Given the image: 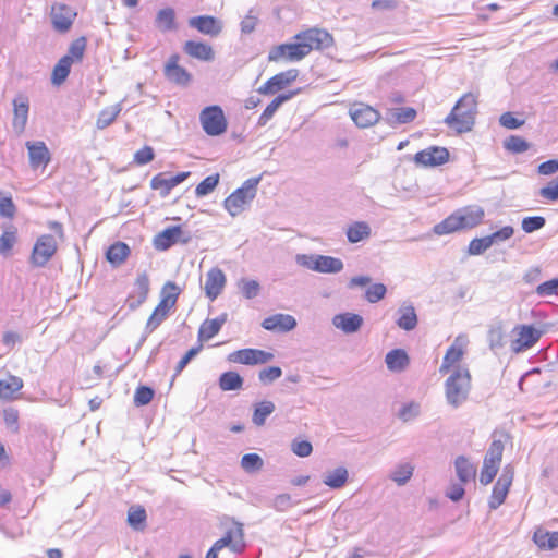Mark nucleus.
I'll list each match as a JSON object with an SVG mask.
<instances>
[{
	"mask_svg": "<svg viewBox=\"0 0 558 558\" xmlns=\"http://www.w3.org/2000/svg\"><path fill=\"white\" fill-rule=\"evenodd\" d=\"M485 211L480 206H466L453 211L450 216L434 226V233L445 235L456 231L472 229L482 223Z\"/></svg>",
	"mask_w": 558,
	"mask_h": 558,
	"instance_id": "obj_1",
	"label": "nucleus"
},
{
	"mask_svg": "<svg viewBox=\"0 0 558 558\" xmlns=\"http://www.w3.org/2000/svg\"><path fill=\"white\" fill-rule=\"evenodd\" d=\"M447 403L458 409L466 402L472 388L471 374L468 367L453 368L444 384Z\"/></svg>",
	"mask_w": 558,
	"mask_h": 558,
	"instance_id": "obj_2",
	"label": "nucleus"
},
{
	"mask_svg": "<svg viewBox=\"0 0 558 558\" xmlns=\"http://www.w3.org/2000/svg\"><path fill=\"white\" fill-rule=\"evenodd\" d=\"M477 112V95L473 93L464 94L446 117L445 123L458 133L471 131L475 123Z\"/></svg>",
	"mask_w": 558,
	"mask_h": 558,
	"instance_id": "obj_3",
	"label": "nucleus"
},
{
	"mask_svg": "<svg viewBox=\"0 0 558 558\" xmlns=\"http://www.w3.org/2000/svg\"><path fill=\"white\" fill-rule=\"evenodd\" d=\"M260 177L250 178L223 202L225 209L232 216L240 215L256 196Z\"/></svg>",
	"mask_w": 558,
	"mask_h": 558,
	"instance_id": "obj_4",
	"label": "nucleus"
},
{
	"mask_svg": "<svg viewBox=\"0 0 558 558\" xmlns=\"http://www.w3.org/2000/svg\"><path fill=\"white\" fill-rule=\"evenodd\" d=\"M229 548L233 554H241L244 551L246 544L244 541V531L241 523L228 529L225 535L217 539L206 554V558H218L219 551L223 548Z\"/></svg>",
	"mask_w": 558,
	"mask_h": 558,
	"instance_id": "obj_5",
	"label": "nucleus"
},
{
	"mask_svg": "<svg viewBox=\"0 0 558 558\" xmlns=\"http://www.w3.org/2000/svg\"><path fill=\"white\" fill-rule=\"evenodd\" d=\"M514 338L511 340L510 348L515 354L523 353L533 348L544 335V330L533 325H517L512 329Z\"/></svg>",
	"mask_w": 558,
	"mask_h": 558,
	"instance_id": "obj_6",
	"label": "nucleus"
},
{
	"mask_svg": "<svg viewBox=\"0 0 558 558\" xmlns=\"http://www.w3.org/2000/svg\"><path fill=\"white\" fill-rule=\"evenodd\" d=\"M199 122L209 136H218L226 132L228 123L223 110L219 106H209L199 113Z\"/></svg>",
	"mask_w": 558,
	"mask_h": 558,
	"instance_id": "obj_7",
	"label": "nucleus"
},
{
	"mask_svg": "<svg viewBox=\"0 0 558 558\" xmlns=\"http://www.w3.org/2000/svg\"><path fill=\"white\" fill-rule=\"evenodd\" d=\"M504 452V444L501 440H494L484 458L483 469L480 476V482L483 485H488L496 476Z\"/></svg>",
	"mask_w": 558,
	"mask_h": 558,
	"instance_id": "obj_8",
	"label": "nucleus"
},
{
	"mask_svg": "<svg viewBox=\"0 0 558 558\" xmlns=\"http://www.w3.org/2000/svg\"><path fill=\"white\" fill-rule=\"evenodd\" d=\"M295 40L301 41L305 45L306 56L313 50H322L329 48L333 45V37L327 31L322 28H310L298 33L294 36Z\"/></svg>",
	"mask_w": 558,
	"mask_h": 558,
	"instance_id": "obj_9",
	"label": "nucleus"
},
{
	"mask_svg": "<svg viewBox=\"0 0 558 558\" xmlns=\"http://www.w3.org/2000/svg\"><path fill=\"white\" fill-rule=\"evenodd\" d=\"M305 45L296 40L295 43L281 44L274 47L268 54V60L278 62L281 60L288 62H299L306 57Z\"/></svg>",
	"mask_w": 558,
	"mask_h": 558,
	"instance_id": "obj_10",
	"label": "nucleus"
},
{
	"mask_svg": "<svg viewBox=\"0 0 558 558\" xmlns=\"http://www.w3.org/2000/svg\"><path fill=\"white\" fill-rule=\"evenodd\" d=\"M57 252V241L50 234L39 236L34 245L31 262L34 266H45Z\"/></svg>",
	"mask_w": 558,
	"mask_h": 558,
	"instance_id": "obj_11",
	"label": "nucleus"
},
{
	"mask_svg": "<svg viewBox=\"0 0 558 558\" xmlns=\"http://www.w3.org/2000/svg\"><path fill=\"white\" fill-rule=\"evenodd\" d=\"M513 481V469L511 465H506L499 478L493 487L488 507L490 510H496L501 506L508 495L509 488Z\"/></svg>",
	"mask_w": 558,
	"mask_h": 558,
	"instance_id": "obj_12",
	"label": "nucleus"
},
{
	"mask_svg": "<svg viewBox=\"0 0 558 558\" xmlns=\"http://www.w3.org/2000/svg\"><path fill=\"white\" fill-rule=\"evenodd\" d=\"M77 13L73 8L64 3H54L51 7L50 20L56 32L64 34L69 32Z\"/></svg>",
	"mask_w": 558,
	"mask_h": 558,
	"instance_id": "obj_13",
	"label": "nucleus"
},
{
	"mask_svg": "<svg viewBox=\"0 0 558 558\" xmlns=\"http://www.w3.org/2000/svg\"><path fill=\"white\" fill-rule=\"evenodd\" d=\"M190 239V234H185L180 226H172L155 235L154 246L156 250L167 251L175 243L186 244Z\"/></svg>",
	"mask_w": 558,
	"mask_h": 558,
	"instance_id": "obj_14",
	"label": "nucleus"
},
{
	"mask_svg": "<svg viewBox=\"0 0 558 558\" xmlns=\"http://www.w3.org/2000/svg\"><path fill=\"white\" fill-rule=\"evenodd\" d=\"M299 76V70L296 69H290L284 72H280L272 77H270L268 81H266L258 89L257 92L262 95H272L278 93L279 90H282L287 86H289L291 83H293Z\"/></svg>",
	"mask_w": 558,
	"mask_h": 558,
	"instance_id": "obj_15",
	"label": "nucleus"
},
{
	"mask_svg": "<svg viewBox=\"0 0 558 558\" xmlns=\"http://www.w3.org/2000/svg\"><path fill=\"white\" fill-rule=\"evenodd\" d=\"M229 361L244 365L265 364L274 359V354L259 349H242L232 352Z\"/></svg>",
	"mask_w": 558,
	"mask_h": 558,
	"instance_id": "obj_16",
	"label": "nucleus"
},
{
	"mask_svg": "<svg viewBox=\"0 0 558 558\" xmlns=\"http://www.w3.org/2000/svg\"><path fill=\"white\" fill-rule=\"evenodd\" d=\"M187 23L191 28L209 37L218 36L223 28L222 22L213 15L193 16L189 19Z\"/></svg>",
	"mask_w": 558,
	"mask_h": 558,
	"instance_id": "obj_17",
	"label": "nucleus"
},
{
	"mask_svg": "<svg viewBox=\"0 0 558 558\" xmlns=\"http://www.w3.org/2000/svg\"><path fill=\"white\" fill-rule=\"evenodd\" d=\"M449 159V151L445 147L432 146L415 154L414 161L424 167L444 165Z\"/></svg>",
	"mask_w": 558,
	"mask_h": 558,
	"instance_id": "obj_18",
	"label": "nucleus"
},
{
	"mask_svg": "<svg viewBox=\"0 0 558 558\" xmlns=\"http://www.w3.org/2000/svg\"><path fill=\"white\" fill-rule=\"evenodd\" d=\"M189 175L190 172H180L168 178L165 173H158L151 179L150 186L153 190L159 191L161 197H166L173 187L185 181Z\"/></svg>",
	"mask_w": 558,
	"mask_h": 558,
	"instance_id": "obj_19",
	"label": "nucleus"
},
{
	"mask_svg": "<svg viewBox=\"0 0 558 558\" xmlns=\"http://www.w3.org/2000/svg\"><path fill=\"white\" fill-rule=\"evenodd\" d=\"M26 148L28 150L29 166L33 169L46 168L50 162V151L43 141L26 142Z\"/></svg>",
	"mask_w": 558,
	"mask_h": 558,
	"instance_id": "obj_20",
	"label": "nucleus"
},
{
	"mask_svg": "<svg viewBox=\"0 0 558 558\" xmlns=\"http://www.w3.org/2000/svg\"><path fill=\"white\" fill-rule=\"evenodd\" d=\"M350 116L359 128H368L379 119V113L365 104L353 105L350 109Z\"/></svg>",
	"mask_w": 558,
	"mask_h": 558,
	"instance_id": "obj_21",
	"label": "nucleus"
},
{
	"mask_svg": "<svg viewBox=\"0 0 558 558\" xmlns=\"http://www.w3.org/2000/svg\"><path fill=\"white\" fill-rule=\"evenodd\" d=\"M226 284V275L218 267H213L206 274L205 294L214 301L222 292Z\"/></svg>",
	"mask_w": 558,
	"mask_h": 558,
	"instance_id": "obj_22",
	"label": "nucleus"
},
{
	"mask_svg": "<svg viewBox=\"0 0 558 558\" xmlns=\"http://www.w3.org/2000/svg\"><path fill=\"white\" fill-rule=\"evenodd\" d=\"M179 56L172 54L165 65V76L172 83L185 86L190 83L192 76L182 66L179 65Z\"/></svg>",
	"mask_w": 558,
	"mask_h": 558,
	"instance_id": "obj_23",
	"label": "nucleus"
},
{
	"mask_svg": "<svg viewBox=\"0 0 558 558\" xmlns=\"http://www.w3.org/2000/svg\"><path fill=\"white\" fill-rule=\"evenodd\" d=\"M29 104L27 97L20 95L13 100V121L12 126L14 131L21 134L26 126L28 119Z\"/></svg>",
	"mask_w": 558,
	"mask_h": 558,
	"instance_id": "obj_24",
	"label": "nucleus"
},
{
	"mask_svg": "<svg viewBox=\"0 0 558 558\" xmlns=\"http://www.w3.org/2000/svg\"><path fill=\"white\" fill-rule=\"evenodd\" d=\"M296 320L292 315L289 314H275L266 317L262 322V327L270 331L287 332L294 329Z\"/></svg>",
	"mask_w": 558,
	"mask_h": 558,
	"instance_id": "obj_25",
	"label": "nucleus"
},
{
	"mask_svg": "<svg viewBox=\"0 0 558 558\" xmlns=\"http://www.w3.org/2000/svg\"><path fill=\"white\" fill-rule=\"evenodd\" d=\"M332 325L344 333H354L362 327L363 318L359 314L341 313L333 316Z\"/></svg>",
	"mask_w": 558,
	"mask_h": 558,
	"instance_id": "obj_26",
	"label": "nucleus"
},
{
	"mask_svg": "<svg viewBox=\"0 0 558 558\" xmlns=\"http://www.w3.org/2000/svg\"><path fill=\"white\" fill-rule=\"evenodd\" d=\"M180 290L174 282L168 281L161 290V300L155 307L158 312L169 315L170 311L175 306Z\"/></svg>",
	"mask_w": 558,
	"mask_h": 558,
	"instance_id": "obj_27",
	"label": "nucleus"
},
{
	"mask_svg": "<svg viewBox=\"0 0 558 558\" xmlns=\"http://www.w3.org/2000/svg\"><path fill=\"white\" fill-rule=\"evenodd\" d=\"M148 293H149L148 275L146 272L138 274V276L134 282L133 291L130 295L131 307H137L141 304H143L146 301Z\"/></svg>",
	"mask_w": 558,
	"mask_h": 558,
	"instance_id": "obj_28",
	"label": "nucleus"
},
{
	"mask_svg": "<svg viewBox=\"0 0 558 558\" xmlns=\"http://www.w3.org/2000/svg\"><path fill=\"white\" fill-rule=\"evenodd\" d=\"M183 50L190 57L205 62L214 60L215 57L211 46L203 41L187 40Z\"/></svg>",
	"mask_w": 558,
	"mask_h": 558,
	"instance_id": "obj_29",
	"label": "nucleus"
},
{
	"mask_svg": "<svg viewBox=\"0 0 558 558\" xmlns=\"http://www.w3.org/2000/svg\"><path fill=\"white\" fill-rule=\"evenodd\" d=\"M228 315L226 313L219 315L214 319H206L199 327L198 340L207 341L214 338L227 322Z\"/></svg>",
	"mask_w": 558,
	"mask_h": 558,
	"instance_id": "obj_30",
	"label": "nucleus"
},
{
	"mask_svg": "<svg viewBox=\"0 0 558 558\" xmlns=\"http://www.w3.org/2000/svg\"><path fill=\"white\" fill-rule=\"evenodd\" d=\"M463 348L461 345H458V339L456 342L447 350L442 363L439 367L440 374H447L451 371V368H456L458 363L461 361L463 356Z\"/></svg>",
	"mask_w": 558,
	"mask_h": 558,
	"instance_id": "obj_31",
	"label": "nucleus"
},
{
	"mask_svg": "<svg viewBox=\"0 0 558 558\" xmlns=\"http://www.w3.org/2000/svg\"><path fill=\"white\" fill-rule=\"evenodd\" d=\"M385 362L391 372H402L409 365V356L402 349H393L386 354Z\"/></svg>",
	"mask_w": 558,
	"mask_h": 558,
	"instance_id": "obj_32",
	"label": "nucleus"
},
{
	"mask_svg": "<svg viewBox=\"0 0 558 558\" xmlns=\"http://www.w3.org/2000/svg\"><path fill=\"white\" fill-rule=\"evenodd\" d=\"M454 469L461 483H469L475 478L476 465L464 456L457 457L454 460Z\"/></svg>",
	"mask_w": 558,
	"mask_h": 558,
	"instance_id": "obj_33",
	"label": "nucleus"
},
{
	"mask_svg": "<svg viewBox=\"0 0 558 558\" xmlns=\"http://www.w3.org/2000/svg\"><path fill=\"white\" fill-rule=\"evenodd\" d=\"M296 94L298 90L289 92L287 94H280L275 99H272V101L265 108V110L259 116L258 125H266L267 122L275 116L279 107L286 101L290 100Z\"/></svg>",
	"mask_w": 558,
	"mask_h": 558,
	"instance_id": "obj_34",
	"label": "nucleus"
},
{
	"mask_svg": "<svg viewBox=\"0 0 558 558\" xmlns=\"http://www.w3.org/2000/svg\"><path fill=\"white\" fill-rule=\"evenodd\" d=\"M399 318L396 324L399 328L410 331L417 325V315L412 304H402L398 311Z\"/></svg>",
	"mask_w": 558,
	"mask_h": 558,
	"instance_id": "obj_35",
	"label": "nucleus"
},
{
	"mask_svg": "<svg viewBox=\"0 0 558 558\" xmlns=\"http://www.w3.org/2000/svg\"><path fill=\"white\" fill-rule=\"evenodd\" d=\"M131 250L128 244L124 242H116L109 246L106 253L107 260L114 267L122 265L128 256L130 255Z\"/></svg>",
	"mask_w": 558,
	"mask_h": 558,
	"instance_id": "obj_36",
	"label": "nucleus"
},
{
	"mask_svg": "<svg viewBox=\"0 0 558 558\" xmlns=\"http://www.w3.org/2000/svg\"><path fill=\"white\" fill-rule=\"evenodd\" d=\"M155 25L162 33L174 31L177 28L174 10L172 8L159 10L156 14Z\"/></svg>",
	"mask_w": 558,
	"mask_h": 558,
	"instance_id": "obj_37",
	"label": "nucleus"
},
{
	"mask_svg": "<svg viewBox=\"0 0 558 558\" xmlns=\"http://www.w3.org/2000/svg\"><path fill=\"white\" fill-rule=\"evenodd\" d=\"M22 387L23 380L17 376L10 375L4 379H0V399L12 400Z\"/></svg>",
	"mask_w": 558,
	"mask_h": 558,
	"instance_id": "obj_38",
	"label": "nucleus"
},
{
	"mask_svg": "<svg viewBox=\"0 0 558 558\" xmlns=\"http://www.w3.org/2000/svg\"><path fill=\"white\" fill-rule=\"evenodd\" d=\"M371 227L365 221H355L347 228V238L350 243H357L371 236Z\"/></svg>",
	"mask_w": 558,
	"mask_h": 558,
	"instance_id": "obj_39",
	"label": "nucleus"
},
{
	"mask_svg": "<svg viewBox=\"0 0 558 558\" xmlns=\"http://www.w3.org/2000/svg\"><path fill=\"white\" fill-rule=\"evenodd\" d=\"M348 477V470L343 466H339L332 471L326 472L323 482L332 489H339L345 485Z\"/></svg>",
	"mask_w": 558,
	"mask_h": 558,
	"instance_id": "obj_40",
	"label": "nucleus"
},
{
	"mask_svg": "<svg viewBox=\"0 0 558 558\" xmlns=\"http://www.w3.org/2000/svg\"><path fill=\"white\" fill-rule=\"evenodd\" d=\"M413 472L414 466L410 462L399 463L391 470L389 478L397 485L403 486L410 481Z\"/></svg>",
	"mask_w": 558,
	"mask_h": 558,
	"instance_id": "obj_41",
	"label": "nucleus"
},
{
	"mask_svg": "<svg viewBox=\"0 0 558 558\" xmlns=\"http://www.w3.org/2000/svg\"><path fill=\"white\" fill-rule=\"evenodd\" d=\"M122 110V104H116L109 107L104 108L97 118L96 125L99 130H104L117 119Z\"/></svg>",
	"mask_w": 558,
	"mask_h": 558,
	"instance_id": "obj_42",
	"label": "nucleus"
},
{
	"mask_svg": "<svg viewBox=\"0 0 558 558\" xmlns=\"http://www.w3.org/2000/svg\"><path fill=\"white\" fill-rule=\"evenodd\" d=\"M72 64L69 58L63 57L57 62L51 75L54 85H61L68 78Z\"/></svg>",
	"mask_w": 558,
	"mask_h": 558,
	"instance_id": "obj_43",
	"label": "nucleus"
},
{
	"mask_svg": "<svg viewBox=\"0 0 558 558\" xmlns=\"http://www.w3.org/2000/svg\"><path fill=\"white\" fill-rule=\"evenodd\" d=\"M242 385L243 378L235 372H226L219 377V387L223 391L241 389Z\"/></svg>",
	"mask_w": 558,
	"mask_h": 558,
	"instance_id": "obj_44",
	"label": "nucleus"
},
{
	"mask_svg": "<svg viewBox=\"0 0 558 558\" xmlns=\"http://www.w3.org/2000/svg\"><path fill=\"white\" fill-rule=\"evenodd\" d=\"M344 265L340 258L320 255L319 269L320 274H338L343 269Z\"/></svg>",
	"mask_w": 558,
	"mask_h": 558,
	"instance_id": "obj_45",
	"label": "nucleus"
},
{
	"mask_svg": "<svg viewBox=\"0 0 558 558\" xmlns=\"http://www.w3.org/2000/svg\"><path fill=\"white\" fill-rule=\"evenodd\" d=\"M275 411V404L271 401H262L256 404L253 413V423L257 426L265 424L266 418Z\"/></svg>",
	"mask_w": 558,
	"mask_h": 558,
	"instance_id": "obj_46",
	"label": "nucleus"
},
{
	"mask_svg": "<svg viewBox=\"0 0 558 558\" xmlns=\"http://www.w3.org/2000/svg\"><path fill=\"white\" fill-rule=\"evenodd\" d=\"M416 117V111L410 107H400L392 109L389 112V120L398 123L405 124L413 121Z\"/></svg>",
	"mask_w": 558,
	"mask_h": 558,
	"instance_id": "obj_47",
	"label": "nucleus"
},
{
	"mask_svg": "<svg viewBox=\"0 0 558 558\" xmlns=\"http://www.w3.org/2000/svg\"><path fill=\"white\" fill-rule=\"evenodd\" d=\"M534 542L541 548L554 549L558 547V532H536Z\"/></svg>",
	"mask_w": 558,
	"mask_h": 558,
	"instance_id": "obj_48",
	"label": "nucleus"
},
{
	"mask_svg": "<svg viewBox=\"0 0 558 558\" xmlns=\"http://www.w3.org/2000/svg\"><path fill=\"white\" fill-rule=\"evenodd\" d=\"M86 49V39L85 37H80L71 43L68 53L63 56V58H69L71 63L76 61H81L84 57V52Z\"/></svg>",
	"mask_w": 558,
	"mask_h": 558,
	"instance_id": "obj_49",
	"label": "nucleus"
},
{
	"mask_svg": "<svg viewBox=\"0 0 558 558\" xmlns=\"http://www.w3.org/2000/svg\"><path fill=\"white\" fill-rule=\"evenodd\" d=\"M488 344L490 350L494 352H498L505 345V332L501 326H496L489 329L488 335Z\"/></svg>",
	"mask_w": 558,
	"mask_h": 558,
	"instance_id": "obj_50",
	"label": "nucleus"
},
{
	"mask_svg": "<svg viewBox=\"0 0 558 558\" xmlns=\"http://www.w3.org/2000/svg\"><path fill=\"white\" fill-rule=\"evenodd\" d=\"M167 317H168V314L158 312L157 310H154V312L151 313V315L149 316V318L146 323L145 332H144L143 337L141 338L140 344H142L146 340L147 335L155 331Z\"/></svg>",
	"mask_w": 558,
	"mask_h": 558,
	"instance_id": "obj_51",
	"label": "nucleus"
},
{
	"mask_svg": "<svg viewBox=\"0 0 558 558\" xmlns=\"http://www.w3.org/2000/svg\"><path fill=\"white\" fill-rule=\"evenodd\" d=\"M420 413H421V404L418 402L411 401V402L404 403L400 408V410L398 412V416L403 422H409V421L416 418L420 415Z\"/></svg>",
	"mask_w": 558,
	"mask_h": 558,
	"instance_id": "obj_52",
	"label": "nucleus"
},
{
	"mask_svg": "<svg viewBox=\"0 0 558 558\" xmlns=\"http://www.w3.org/2000/svg\"><path fill=\"white\" fill-rule=\"evenodd\" d=\"M319 254H298L295 262L299 266L318 272L319 269Z\"/></svg>",
	"mask_w": 558,
	"mask_h": 558,
	"instance_id": "obj_53",
	"label": "nucleus"
},
{
	"mask_svg": "<svg viewBox=\"0 0 558 558\" xmlns=\"http://www.w3.org/2000/svg\"><path fill=\"white\" fill-rule=\"evenodd\" d=\"M493 246L488 235L475 238L469 243L468 253L472 256L481 255Z\"/></svg>",
	"mask_w": 558,
	"mask_h": 558,
	"instance_id": "obj_54",
	"label": "nucleus"
},
{
	"mask_svg": "<svg viewBox=\"0 0 558 558\" xmlns=\"http://www.w3.org/2000/svg\"><path fill=\"white\" fill-rule=\"evenodd\" d=\"M219 182V175H208L199 182L195 189V194L198 197L206 196L211 193Z\"/></svg>",
	"mask_w": 558,
	"mask_h": 558,
	"instance_id": "obj_55",
	"label": "nucleus"
},
{
	"mask_svg": "<svg viewBox=\"0 0 558 558\" xmlns=\"http://www.w3.org/2000/svg\"><path fill=\"white\" fill-rule=\"evenodd\" d=\"M504 146L508 151H511L513 154L524 153L529 149L527 142L524 138L517 135L509 136L505 141Z\"/></svg>",
	"mask_w": 558,
	"mask_h": 558,
	"instance_id": "obj_56",
	"label": "nucleus"
},
{
	"mask_svg": "<svg viewBox=\"0 0 558 558\" xmlns=\"http://www.w3.org/2000/svg\"><path fill=\"white\" fill-rule=\"evenodd\" d=\"M239 289L244 298L251 300L259 294L260 286L256 280L241 279L239 281Z\"/></svg>",
	"mask_w": 558,
	"mask_h": 558,
	"instance_id": "obj_57",
	"label": "nucleus"
},
{
	"mask_svg": "<svg viewBox=\"0 0 558 558\" xmlns=\"http://www.w3.org/2000/svg\"><path fill=\"white\" fill-rule=\"evenodd\" d=\"M546 223L542 216H530L522 219L521 227L525 233H532L541 230Z\"/></svg>",
	"mask_w": 558,
	"mask_h": 558,
	"instance_id": "obj_58",
	"label": "nucleus"
},
{
	"mask_svg": "<svg viewBox=\"0 0 558 558\" xmlns=\"http://www.w3.org/2000/svg\"><path fill=\"white\" fill-rule=\"evenodd\" d=\"M387 288L383 283H373L365 291V299L369 303H377L386 295Z\"/></svg>",
	"mask_w": 558,
	"mask_h": 558,
	"instance_id": "obj_59",
	"label": "nucleus"
},
{
	"mask_svg": "<svg viewBox=\"0 0 558 558\" xmlns=\"http://www.w3.org/2000/svg\"><path fill=\"white\" fill-rule=\"evenodd\" d=\"M535 293L541 298L558 295V278L538 284Z\"/></svg>",
	"mask_w": 558,
	"mask_h": 558,
	"instance_id": "obj_60",
	"label": "nucleus"
},
{
	"mask_svg": "<svg viewBox=\"0 0 558 558\" xmlns=\"http://www.w3.org/2000/svg\"><path fill=\"white\" fill-rule=\"evenodd\" d=\"M241 466L246 472H254L262 469L263 460L256 453H246L241 459Z\"/></svg>",
	"mask_w": 558,
	"mask_h": 558,
	"instance_id": "obj_61",
	"label": "nucleus"
},
{
	"mask_svg": "<svg viewBox=\"0 0 558 558\" xmlns=\"http://www.w3.org/2000/svg\"><path fill=\"white\" fill-rule=\"evenodd\" d=\"M15 205L10 194L0 192V216L12 218L15 214Z\"/></svg>",
	"mask_w": 558,
	"mask_h": 558,
	"instance_id": "obj_62",
	"label": "nucleus"
},
{
	"mask_svg": "<svg viewBox=\"0 0 558 558\" xmlns=\"http://www.w3.org/2000/svg\"><path fill=\"white\" fill-rule=\"evenodd\" d=\"M154 390L147 386H140L134 393V403L137 407L148 404L154 398Z\"/></svg>",
	"mask_w": 558,
	"mask_h": 558,
	"instance_id": "obj_63",
	"label": "nucleus"
},
{
	"mask_svg": "<svg viewBox=\"0 0 558 558\" xmlns=\"http://www.w3.org/2000/svg\"><path fill=\"white\" fill-rule=\"evenodd\" d=\"M146 520V511L142 507L131 508L128 513V522L134 529H140V526Z\"/></svg>",
	"mask_w": 558,
	"mask_h": 558,
	"instance_id": "obj_64",
	"label": "nucleus"
}]
</instances>
